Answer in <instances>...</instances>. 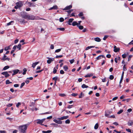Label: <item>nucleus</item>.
Returning <instances> with one entry per match:
<instances>
[{
	"label": "nucleus",
	"instance_id": "cd10ccee",
	"mask_svg": "<svg viewBox=\"0 0 133 133\" xmlns=\"http://www.w3.org/2000/svg\"><path fill=\"white\" fill-rule=\"evenodd\" d=\"M11 83L12 82H10L9 80L8 79L6 81V84H9Z\"/></svg>",
	"mask_w": 133,
	"mask_h": 133
},
{
	"label": "nucleus",
	"instance_id": "052dcab7",
	"mask_svg": "<svg viewBox=\"0 0 133 133\" xmlns=\"http://www.w3.org/2000/svg\"><path fill=\"white\" fill-rule=\"evenodd\" d=\"M19 85L18 84H15L14 85V86L15 87H19Z\"/></svg>",
	"mask_w": 133,
	"mask_h": 133
},
{
	"label": "nucleus",
	"instance_id": "0eeeda50",
	"mask_svg": "<svg viewBox=\"0 0 133 133\" xmlns=\"http://www.w3.org/2000/svg\"><path fill=\"white\" fill-rule=\"evenodd\" d=\"M114 51L115 52H116L119 51L120 49L119 48H118L115 45L114 46Z\"/></svg>",
	"mask_w": 133,
	"mask_h": 133
},
{
	"label": "nucleus",
	"instance_id": "69168bd1",
	"mask_svg": "<svg viewBox=\"0 0 133 133\" xmlns=\"http://www.w3.org/2000/svg\"><path fill=\"white\" fill-rule=\"evenodd\" d=\"M106 78H104L103 79H102V81L103 82H105L106 81Z\"/></svg>",
	"mask_w": 133,
	"mask_h": 133
},
{
	"label": "nucleus",
	"instance_id": "2eb2a0df",
	"mask_svg": "<svg viewBox=\"0 0 133 133\" xmlns=\"http://www.w3.org/2000/svg\"><path fill=\"white\" fill-rule=\"evenodd\" d=\"M93 75V74H88L85 76L84 77H90L91 76H92Z\"/></svg>",
	"mask_w": 133,
	"mask_h": 133
},
{
	"label": "nucleus",
	"instance_id": "20e7f679",
	"mask_svg": "<svg viewBox=\"0 0 133 133\" xmlns=\"http://www.w3.org/2000/svg\"><path fill=\"white\" fill-rule=\"evenodd\" d=\"M1 74L4 75L6 78L10 76V75L8 74V72L7 71L3 72Z\"/></svg>",
	"mask_w": 133,
	"mask_h": 133
},
{
	"label": "nucleus",
	"instance_id": "2f4dec72",
	"mask_svg": "<svg viewBox=\"0 0 133 133\" xmlns=\"http://www.w3.org/2000/svg\"><path fill=\"white\" fill-rule=\"evenodd\" d=\"M57 29H59L61 31H64L65 30V29L64 28H58Z\"/></svg>",
	"mask_w": 133,
	"mask_h": 133
},
{
	"label": "nucleus",
	"instance_id": "603ef678",
	"mask_svg": "<svg viewBox=\"0 0 133 133\" xmlns=\"http://www.w3.org/2000/svg\"><path fill=\"white\" fill-rule=\"evenodd\" d=\"M73 9H71V10H69V11H67L66 12H68V13L69 14L70 13H71V12L72 11H73Z\"/></svg>",
	"mask_w": 133,
	"mask_h": 133
},
{
	"label": "nucleus",
	"instance_id": "bf43d9fd",
	"mask_svg": "<svg viewBox=\"0 0 133 133\" xmlns=\"http://www.w3.org/2000/svg\"><path fill=\"white\" fill-rule=\"evenodd\" d=\"M71 95L72 96H75L77 95V94L75 93H73L71 94Z\"/></svg>",
	"mask_w": 133,
	"mask_h": 133
},
{
	"label": "nucleus",
	"instance_id": "0e129e2a",
	"mask_svg": "<svg viewBox=\"0 0 133 133\" xmlns=\"http://www.w3.org/2000/svg\"><path fill=\"white\" fill-rule=\"evenodd\" d=\"M18 41H19V40H18V39H16L15 40V41H14V43L15 44H16L18 42Z\"/></svg>",
	"mask_w": 133,
	"mask_h": 133
},
{
	"label": "nucleus",
	"instance_id": "7c9ffc66",
	"mask_svg": "<svg viewBox=\"0 0 133 133\" xmlns=\"http://www.w3.org/2000/svg\"><path fill=\"white\" fill-rule=\"evenodd\" d=\"M10 46H8V47H5L4 49V50L5 51H7L8 50L10 49Z\"/></svg>",
	"mask_w": 133,
	"mask_h": 133
},
{
	"label": "nucleus",
	"instance_id": "e433bc0d",
	"mask_svg": "<svg viewBox=\"0 0 133 133\" xmlns=\"http://www.w3.org/2000/svg\"><path fill=\"white\" fill-rule=\"evenodd\" d=\"M78 27L81 30H82L83 29V26L82 25H80L79 26H78Z\"/></svg>",
	"mask_w": 133,
	"mask_h": 133
},
{
	"label": "nucleus",
	"instance_id": "412c9836",
	"mask_svg": "<svg viewBox=\"0 0 133 133\" xmlns=\"http://www.w3.org/2000/svg\"><path fill=\"white\" fill-rule=\"evenodd\" d=\"M74 20V19L73 18L70 19L68 21L69 25H71V24H70V23H71Z\"/></svg>",
	"mask_w": 133,
	"mask_h": 133
},
{
	"label": "nucleus",
	"instance_id": "f257e3e1",
	"mask_svg": "<svg viewBox=\"0 0 133 133\" xmlns=\"http://www.w3.org/2000/svg\"><path fill=\"white\" fill-rule=\"evenodd\" d=\"M28 126L26 124L21 125L19 127V130L21 133H26Z\"/></svg>",
	"mask_w": 133,
	"mask_h": 133
},
{
	"label": "nucleus",
	"instance_id": "a18cd8bd",
	"mask_svg": "<svg viewBox=\"0 0 133 133\" xmlns=\"http://www.w3.org/2000/svg\"><path fill=\"white\" fill-rule=\"evenodd\" d=\"M83 14L82 12H81L79 13V14L78 15L80 17H81V16H83Z\"/></svg>",
	"mask_w": 133,
	"mask_h": 133
},
{
	"label": "nucleus",
	"instance_id": "1a4fd4ad",
	"mask_svg": "<svg viewBox=\"0 0 133 133\" xmlns=\"http://www.w3.org/2000/svg\"><path fill=\"white\" fill-rule=\"evenodd\" d=\"M72 7L71 5H70L65 7L63 10H67L71 9Z\"/></svg>",
	"mask_w": 133,
	"mask_h": 133
},
{
	"label": "nucleus",
	"instance_id": "49530a36",
	"mask_svg": "<svg viewBox=\"0 0 133 133\" xmlns=\"http://www.w3.org/2000/svg\"><path fill=\"white\" fill-rule=\"evenodd\" d=\"M63 56V55H60L59 56H58L57 55L56 56V58H61Z\"/></svg>",
	"mask_w": 133,
	"mask_h": 133
},
{
	"label": "nucleus",
	"instance_id": "bb28decb",
	"mask_svg": "<svg viewBox=\"0 0 133 133\" xmlns=\"http://www.w3.org/2000/svg\"><path fill=\"white\" fill-rule=\"evenodd\" d=\"M23 72L22 73V74L23 75H24L26 74V72L27 71L26 69L25 68H24L23 69Z\"/></svg>",
	"mask_w": 133,
	"mask_h": 133
},
{
	"label": "nucleus",
	"instance_id": "6e6d98bb",
	"mask_svg": "<svg viewBox=\"0 0 133 133\" xmlns=\"http://www.w3.org/2000/svg\"><path fill=\"white\" fill-rule=\"evenodd\" d=\"M106 57L108 58H110L111 57V55L110 54H108L107 55Z\"/></svg>",
	"mask_w": 133,
	"mask_h": 133
},
{
	"label": "nucleus",
	"instance_id": "c9c22d12",
	"mask_svg": "<svg viewBox=\"0 0 133 133\" xmlns=\"http://www.w3.org/2000/svg\"><path fill=\"white\" fill-rule=\"evenodd\" d=\"M70 123V121L69 119H67L65 121V123L66 124H69Z\"/></svg>",
	"mask_w": 133,
	"mask_h": 133
},
{
	"label": "nucleus",
	"instance_id": "4468645a",
	"mask_svg": "<svg viewBox=\"0 0 133 133\" xmlns=\"http://www.w3.org/2000/svg\"><path fill=\"white\" fill-rule=\"evenodd\" d=\"M39 63V62H37L34 63H33L32 65V67L34 68Z\"/></svg>",
	"mask_w": 133,
	"mask_h": 133
},
{
	"label": "nucleus",
	"instance_id": "6ab92c4d",
	"mask_svg": "<svg viewBox=\"0 0 133 133\" xmlns=\"http://www.w3.org/2000/svg\"><path fill=\"white\" fill-rule=\"evenodd\" d=\"M63 68L65 71H67L68 69V67L67 65H64L63 67Z\"/></svg>",
	"mask_w": 133,
	"mask_h": 133
},
{
	"label": "nucleus",
	"instance_id": "7ed1b4c3",
	"mask_svg": "<svg viewBox=\"0 0 133 133\" xmlns=\"http://www.w3.org/2000/svg\"><path fill=\"white\" fill-rule=\"evenodd\" d=\"M48 59L47 61V62L48 64H50L52 61H54V58H51L49 57H47Z\"/></svg>",
	"mask_w": 133,
	"mask_h": 133
},
{
	"label": "nucleus",
	"instance_id": "c85d7f7f",
	"mask_svg": "<svg viewBox=\"0 0 133 133\" xmlns=\"http://www.w3.org/2000/svg\"><path fill=\"white\" fill-rule=\"evenodd\" d=\"M123 111V110L122 109H121L120 110L117 112V114H119L121 113Z\"/></svg>",
	"mask_w": 133,
	"mask_h": 133
},
{
	"label": "nucleus",
	"instance_id": "39448f33",
	"mask_svg": "<svg viewBox=\"0 0 133 133\" xmlns=\"http://www.w3.org/2000/svg\"><path fill=\"white\" fill-rule=\"evenodd\" d=\"M26 18H28L29 19L31 20H34L35 19V16L32 15H26Z\"/></svg>",
	"mask_w": 133,
	"mask_h": 133
},
{
	"label": "nucleus",
	"instance_id": "a19ab883",
	"mask_svg": "<svg viewBox=\"0 0 133 133\" xmlns=\"http://www.w3.org/2000/svg\"><path fill=\"white\" fill-rule=\"evenodd\" d=\"M123 76H121V79L119 83H121L122 82V81L123 79Z\"/></svg>",
	"mask_w": 133,
	"mask_h": 133
},
{
	"label": "nucleus",
	"instance_id": "5fc2aeb1",
	"mask_svg": "<svg viewBox=\"0 0 133 133\" xmlns=\"http://www.w3.org/2000/svg\"><path fill=\"white\" fill-rule=\"evenodd\" d=\"M108 36L107 35H105L104 36V37L103 38V39L104 40H105L108 37Z\"/></svg>",
	"mask_w": 133,
	"mask_h": 133
},
{
	"label": "nucleus",
	"instance_id": "f704fd0d",
	"mask_svg": "<svg viewBox=\"0 0 133 133\" xmlns=\"http://www.w3.org/2000/svg\"><path fill=\"white\" fill-rule=\"evenodd\" d=\"M59 21L61 22H62L64 21V19L63 18L61 17L59 18Z\"/></svg>",
	"mask_w": 133,
	"mask_h": 133
},
{
	"label": "nucleus",
	"instance_id": "79ce46f5",
	"mask_svg": "<svg viewBox=\"0 0 133 133\" xmlns=\"http://www.w3.org/2000/svg\"><path fill=\"white\" fill-rule=\"evenodd\" d=\"M57 70L56 69H55V68L54 69V70H53V73L54 74H55L56 72H57Z\"/></svg>",
	"mask_w": 133,
	"mask_h": 133
},
{
	"label": "nucleus",
	"instance_id": "dca6fc26",
	"mask_svg": "<svg viewBox=\"0 0 133 133\" xmlns=\"http://www.w3.org/2000/svg\"><path fill=\"white\" fill-rule=\"evenodd\" d=\"M95 40L97 42H99L101 41V39L99 37H96L94 38Z\"/></svg>",
	"mask_w": 133,
	"mask_h": 133
},
{
	"label": "nucleus",
	"instance_id": "ea45409f",
	"mask_svg": "<svg viewBox=\"0 0 133 133\" xmlns=\"http://www.w3.org/2000/svg\"><path fill=\"white\" fill-rule=\"evenodd\" d=\"M60 73L61 74H63L64 73V72L63 70H61L60 71Z\"/></svg>",
	"mask_w": 133,
	"mask_h": 133
},
{
	"label": "nucleus",
	"instance_id": "ddd939ff",
	"mask_svg": "<svg viewBox=\"0 0 133 133\" xmlns=\"http://www.w3.org/2000/svg\"><path fill=\"white\" fill-rule=\"evenodd\" d=\"M101 57L105 58V57L103 55H100L96 58L97 60H99L101 58Z\"/></svg>",
	"mask_w": 133,
	"mask_h": 133
},
{
	"label": "nucleus",
	"instance_id": "4d7b16f0",
	"mask_svg": "<svg viewBox=\"0 0 133 133\" xmlns=\"http://www.w3.org/2000/svg\"><path fill=\"white\" fill-rule=\"evenodd\" d=\"M118 98V97H115L114 98H113L112 99V100L113 101H114L115 100L117 99Z\"/></svg>",
	"mask_w": 133,
	"mask_h": 133
},
{
	"label": "nucleus",
	"instance_id": "b1692460",
	"mask_svg": "<svg viewBox=\"0 0 133 133\" xmlns=\"http://www.w3.org/2000/svg\"><path fill=\"white\" fill-rule=\"evenodd\" d=\"M58 77L57 76H56L52 78V79L55 81V82H56L57 80L58 79Z\"/></svg>",
	"mask_w": 133,
	"mask_h": 133
},
{
	"label": "nucleus",
	"instance_id": "f03ea898",
	"mask_svg": "<svg viewBox=\"0 0 133 133\" xmlns=\"http://www.w3.org/2000/svg\"><path fill=\"white\" fill-rule=\"evenodd\" d=\"M45 119V118H44L42 119H37L36 120V121H37V124H41V125H43V124H42V123H43Z\"/></svg>",
	"mask_w": 133,
	"mask_h": 133
},
{
	"label": "nucleus",
	"instance_id": "a878e982",
	"mask_svg": "<svg viewBox=\"0 0 133 133\" xmlns=\"http://www.w3.org/2000/svg\"><path fill=\"white\" fill-rule=\"evenodd\" d=\"M21 45L20 44H18L17 46V48L19 50H20L21 49Z\"/></svg>",
	"mask_w": 133,
	"mask_h": 133
},
{
	"label": "nucleus",
	"instance_id": "9d476101",
	"mask_svg": "<svg viewBox=\"0 0 133 133\" xmlns=\"http://www.w3.org/2000/svg\"><path fill=\"white\" fill-rule=\"evenodd\" d=\"M53 121L56 123L58 124H61L62 123V122L60 120H57V119H54Z\"/></svg>",
	"mask_w": 133,
	"mask_h": 133
},
{
	"label": "nucleus",
	"instance_id": "864d4df0",
	"mask_svg": "<svg viewBox=\"0 0 133 133\" xmlns=\"http://www.w3.org/2000/svg\"><path fill=\"white\" fill-rule=\"evenodd\" d=\"M21 105V103H20V102H18V103L16 104V106L17 107H18L20 105Z\"/></svg>",
	"mask_w": 133,
	"mask_h": 133
},
{
	"label": "nucleus",
	"instance_id": "680f3d73",
	"mask_svg": "<svg viewBox=\"0 0 133 133\" xmlns=\"http://www.w3.org/2000/svg\"><path fill=\"white\" fill-rule=\"evenodd\" d=\"M50 47V48L51 49H53L54 48V46L53 45L51 44V45Z\"/></svg>",
	"mask_w": 133,
	"mask_h": 133
},
{
	"label": "nucleus",
	"instance_id": "3c124183",
	"mask_svg": "<svg viewBox=\"0 0 133 133\" xmlns=\"http://www.w3.org/2000/svg\"><path fill=\"white\" fill-rule=\"evenodd\" d=\"M74 59H72L70 61V62L71 64L73 63L74 62Z\"/></svg>",
	"mask_w": 133,
	"mask_h": 133
},
{
	"label": "nucleus",
	"instance_id": "338daca9",
	"mask_svg": "<svg viewBox=\"0 0 133 133\" xmlns=\"http://www.w3.org/2000/svg\"><path fill=\"white\" fill-rule=\"evenodd\" d=\"M13 104H12L11 103V104H9L7 105V106L8 107H10L12 106Z\"/></svg>",
	"mask_w": 133,
	"mask_h": 133
},
{
	"label": "nucleus",
	"instance_id": "37998d69",
	"mask_svg": "<svg viewBox=\"0 0 133 133\" xmlns=\"http://www.w3.org/2000/svg\"><path fill=\"white\" fill-rule=\"evenodd\" d=\"M61 51V49H58L56 50L55 51V52H59Z\"/></svg>",
	"mask_w": 133,
	"mask_h": 133
},
{
	"label": "nucleus",
	"instance_id": "e2e57ef3",
	"mask_svg": "<svg viewBox=\"0 0 133 133\" xmlns=\"http://www.w3.org/2000/svg\"><path fill=\"white\" fill-rule=\"evenodd\" d=\"M6 132L5 131L0 130V133H6Z\"/></svg>",
	"mask_w": 133,
	"mask_h": 133
},
{
	"label": "nucleus",
	"instance_id": "9b49d317",
	"mask_svg": "<svg viewBox=\"0 0 133 133\" xmlns=\"http://www.w3.org/2000/svg\"><path fill=\"white\" fill-rule=\"evenodd\" d=\"M58 9V7L56 5H54V6L50 8L49 9V10H52V9H55V10H56L57 9Z\"/></svg>",
	"mask_w": 133,
	"mask_h": 133
},
{
	"label": "nucleus",
	"instance_id": "a211bd4d",
	"mask_svg": "<svg viewBox=\"0 0 133 133\" xmlns=\"http://www.w3.org/2000/svg\"><path fill=\"white\" fill-rule=\"evenodd\" d=\"M73 26H74L75 25H77L78 26V23L76 22H74L72 24Z\"/></svg>",
	"mask_w": 133,
	"mask_h": 133
},
{
	"label": "nucleus",
	"instance_id": "de8ad7c7",
	"mask_svg": "<svg viewBox=\"0 0 133 133\" xmlns=\"http://www.w3.org/2000/svg\"><path fill=\"white\" fill-rule=\"evenodd\" d=\"M127 55L125 54H124L122 55V57L123 58H125L126 57Z\"/></svg>",
	"mask_w": 133,
	"mask_h": 133
},
{
	"label": "nucleus",
	"instance_id": "774afa93",
	"mask_svg": "<svg viewBox=\"0 0 133 133\" xmlns=\"http://www.w3.org/2000/svg\"><path fill=\"white\" fill-rule=\"evenodd\" d=\"M82 79L81 78H79L78 79V81L79 82H81L82 81Z\"/></svg>",
	"mask_w": 133,
	"mask_h": 133
},
{
	"label": "nucleus",
	"instance_id": "13d9d810",
	"mask_svg": "<svg viewBox=\"0 0 133 133\" xmlns=\"http://www.w3.org/2000/svg\"><path fill=\"white\" fill-rule=\"evenodd\" d=\"M126 130L128 132H131V130L130 129H126Z\"/></svg>",
	"mask_w": 133,
	"mask_h": 133
},
{
	"label": "nucleus",
	"instance_id": "c756f323",
	"mask_svg": "<svg viewBox=\"0 0 133 133\" xmlns=\"http://www.w3.org/2000/svg\"><path fill=\"white\" fill-rule=\"evenodd\" d=\"M10 59L9 58L6 57L5 59H2V60L3 61H5L7 60L9 61Z\"/></svg>",
	"mask_w": 133,
	"mask_h": 133
},
{
	"label": "nucleus",
	"instance_id": "423d86ee",
	"mask_svg": "<svg viewBox=\"0 0 133 133\" xmlns=\"http://www.w3.org/2000/svg\"><path fill=\"white\" fill-rule=\"evenodd\" d=\"M16 5L18 6V8H20L23 5L22 2H19L16 3Z\"/></svg>",
	"mask_w": 133,
	"mask_h": 133
},
{
	"label": "nucleus",
	"instance_id": "f3484780",
	"mask_svg": "<svg viewBox=\"0 0 133 133\" xmlns=\"http://www.w3.org/2000/svg\"><path fill=\"white\" fill-rule=\"evenodd\" d=\"M94 47H95V46H88L85 49V50H87L91 48H94Z\"/></svg>",
	"mask_w": 133,
	"mask_h": 133
},
{
	"label": "nucleus",
	"instance_id": "8fccbe9b",
	"mask_svg": "<svg viewBox=\"0 0 133 133\" xmlns=\"http://www.w3.org/2000/svg\"><path fill=\"white\" fill-rule=\"evenodd\" d=\"M132 57V56L131 55H130L129 56L128 58V61H130V60L131 58Z\"/></svg>",
	"mask_w": 133,
	"mask_h": 133
},
{
	"label": "nucleus",
	"instance_id": "72a5a7b5",
	"mask_svg": "<svg viewBox=\"0 0 133 133\" xmlns=\"http://www.w3.org/2000/svg\"><path fill=\"white\" fill-rule=\"evenodd\" d=\"M114 78V76L112 75H110L109 77V79L111 80H112Z\"/></svg>",
	"mask_w": 133,
	"mask_h": 133
},
{
	"label": "nucleus",
	"instance_id": "4be33fe9",
	"mask_svg": "<svg viewBox=\"0 0 133 133\" xmlns=\"http://www.w3.org/2000/svg\"><path fill=\"white\" fill-rule=\"evenodd\" d=\"M19 71V70L16 69L13 70V71L16 74L18 73Z\"/></svg>",
	"mask_w": 133,
	"mask_h": 133
},
{
	"label": "nucleus",
	"instance_id": "aec40b11",
	"mask_svg": "<svg viewBox=\"0 0 133 133\" xmlns=\"http://www.w3.org/2000/svg\"><path fill=\"white\" fill-rule=\"evenodd\" d=\"M82 88H87L88 87V86L87 85H86L85 84H84L82 85Z\"/></svg>",
	"mask_w": 133,
	"mask_h": 133
},
{
	"label": "nucleus",
	"instance_id": "58836bf2",
	"mask_svg": "<svg viewBox=\"0 0 133 133\" xmlns=\"http://www.w3.org/2000/svg\"><path fill=\"white\" fill-rule=\"evenodd\" d=\"M25 84V83L24 82H23L22 83H21L20 86V88H22L24 85Z\"/></svg>",
	"mask_w": 133,
	"mask_h": 133
},
{
	"label": "nucleus",
	"instance_id": "6e6552de",
	"mask_svg": "<svg viewBox=\"0 0 133 133\" xmlns=\"http://www.w3.org/2000/svg\"><path fill=\"white\" fill-rule=\"evenodd\" d=\"M69 117L68 116H64L62 117H61L58 118L57 119L59 120H63L64 119H66L68 118Z\"/></svg>",
	"mask_w": 133,
	"mask_h": 133
},
{
	"label": "nucleus",
	"instance_id": "c03bdc74",
	"mask_svg": "<svg viewBox=\"0 0 133 133\" xmlns=\"http://www.w3.org/2000/svg\"><path fill=\"white\" fill-rule=\"evenodd\" d=\"M43 70V69L41 70H39V71H36V73H40Z\"/></svg>",
	"mask_w": 133,
	"mask_h": 133
},
{
	"label": "nucleus",
	"instance_id": "5701e85b",
	"mask_svg": "<svg viewBox=\"0 0 133 133\" xmlns=\"http://www.w3.org/2000/svg\"><path fill=\"white\" fill-rule=\"evenodd\" d=\"M9 68V66L7 65L5 66L3 69V70H5Z\"/></svg>",
	"mask_w": 133,
	"mask_h": 133
},
{
	"label": "nucleus",
	"instance_id": "473e14b6",
	"mask_svg": "<svg viewBox=\"0 0 133 133\" xmlns=\"http://www.w3.org/2000/svg\"><path fill=\"white\" fill-rule=\"evenodd\" d=\"M59 95L61 97H64L66 95L64 94H61Z\"/></svg>",
	"mask_w": 133,
	"mask_h": 133
},
{
	"label": "nucleus",
	"instance_id": "393cba45",
	"mask_svg": "<svg viewBox=\"0 0 133 133\" xmlns=\"http://www.w3.org/2000/svg\"><path fill=\"white\" fill-rule=\"evenodd\" d=\"M98 127V123H96L94 126V129H97Z\"/></svg>",
	"mask_w": 133,
	"mask_h": 133
},
{
	"label": "nucleus",
	"instance_id": "09e8293b",
	"mask_svg": "<svg viewBox=\"0 0 133 133\" xmlns=\"http://www.w3.org/2000/svg\"><path fill=\"white\" fill-rule=\"evenodd\" d=\"M13 22H14V21H11L10 22L8 23L7 24V25L8 26H9V25H11V23H13Z\"/></svg>",
	"mask_w": 133,
	"mask_h": 133
},
{
	"label": "nucleus",
	"instance_id": "f8f14e48",
	"mask_svg": "<svg viewBox=\"0 0 133 133\" xmlns=\"http://www.w3.org/2000/svg\"><path fill=\"white\" fill-rule=\"evenodd\" d=\"M133 124V122L132 120H129L128 122V125L129 126H132Z\"/></svg>",
	"mask_w": 133,
	"mask_h": 133
},
{
	"label": "nucleus",
	"instance_id": "4c0bfd02",
	"mask_svg": "<svg viewBox=\"0 0 133 133\" xmlns=\"http://www.w3.org/2000/svg\"><path fill=\"white\" fill-rule=\"evenodd\" d=\"M82 95L83 96V95L82 92H81L80 94L79 95V98H81L82 97Z\"/></svg>",
	"mask_w": 133,
	"mask_h": 133
}]
</instances>
